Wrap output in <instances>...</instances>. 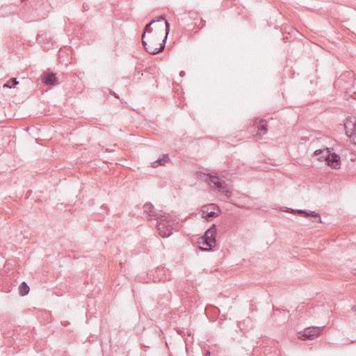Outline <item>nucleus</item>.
Returning a JSON list of instances; mask_svg holds the SVG:
<instances>
[{
	"label": "nucleus",
	"mask_w": 356,
	"mask_h": 356,
	"mask_svg": "<svg viewBox=\"0 0 356 356\" xmlns=\"http://www.w3.org/2000/svg\"><path fill=\"white\" fill-rule=\"evenodd\" d=\"M143 209L144 211L150 218L157 220L156 227L161 236L163 238L168 237L172 234L173 231H177L178 222H176L170 214H161V211L154 209V206L150 202L145 203Z\"/></svg>",
	"instance_id": "f257e3e1"
},
{
	"label": "nucleus",
	"mask_w": 356,
	"mask_h": 356,
	"mask_svg": "<svg viewBox=\"0 0 356 356\" xmlns=\"http://www.w3.org/2000/svg\"><path fill=\"white\" fill-rule=\"evenodd\" d=\"M163 35L158 37L156 35H152L142 40V44L145 49L149 54H156L161 52L165 48V42L166 38L162 40Z\"/></svg>",
	"instance_id": "f03ea898"
},
{
	"label": "nucleus",
	"mask_w": 356,
	"mask_h": 356,
	"mask_svg": "<svg viewBox=\"0 0 356 356\" xmlns=\"http://www.w3.org/2000/svg\"><path fill=\"white\" fill-rule=\"evenodd\" d=\"M325 154L326 164L333 169H339L341 167L340 156L336 153H331L329 148L324 149H317L314 152V155Z\"/></svg>",
	"instance_id": "7ed1b4c3"
},
{
	"label": "nucleus",
	"mask_w": 356,
	"mask_h": 356,
	"mask_svg": "<svg viewBox=\"0 0 356 356\" xmlns=\"http://www.w3.org/2000/svg\"><path fill=\"white\" fill-rule=\"evenodd\" d=\"M216 227L213 224L209 229H208L204 234L199 238L198 243L200 245H206L208 247L207 250H211L216 245Z\"/></svg>",
	"instance_id": "20e7f679"
},
{
	"label": "nucleus",
	"mask_w": 356,
	"mask_h": 356,
	"mask_svg": "<svg viewBox=\"0 0 356 356\" xmlns=\"http://www.w3.org/2000/svg\"><path fill=\"white\" fill-rule=\"evenodd\" d=\"M324 326L321 327H315L311 326L308 327L302 332H299V338L301 340H312L315 337L319 336L323 331Z\"/></svg>",
	"instance_id": "39448f33"
},
{
	"label": "nucleus",
	"mask_w": 356,
	"mask_h": 356,
	"mask_svg": "<svg viewBox=\"0 0 356 356\" xmlns=\"http://www.w3.org/2000/svg\"><path fill=\"white\" fill-rule=\"evenodd\" d=\"M201 211L202 213V217L209 221L218 216L220 213V209L216 204H209L202 206Z\"/></svg>",
	"instance_id": "423d86ee"
},
{
	"label": "nucleus",
	"mask_w": 356,
	"mask_h": 356,
	"mask_svg": "<svg viewBox=\"0 0 356 356\" xmlns=\"http://www.w3.org/2000/svg\"><path fill=\"white\" fill-rule=\"evenodd\" d=\"M209 175L210 182L212 183L214 186L218 189L219 192L223 194L227 198H229L232 196V191L227 188L224 181H222L218 177L211 175L209 173Z\"/></svg>",
	"instance_id": "0eeeda50"
},
{
	"label": "nucleus",
	"mask_w": 356,
	"mask_h": 356,
	"mask_svg": "<svg viewBox=\"0 0 356 356\" xmlns=\"http://www.w3.org/2000/svg\"><path fill=\"white\" fill-rule=\"evenodd\" d=\"M155 22H163V24L165 26V38H167V35L170 31V23L165 19V15H161L159 17H158L156 18V19H152L149 24H147L145 26L143 33L142 34L141 39L144 40L146 38L145 37L146 33H150L152 32V28H151V26L153 24H154Z\"/></svg>",
	"instance_id": "6e6552de"
},
{
	"label": "nucleus",
	"mask_w": 356,
	"mask_h": 356,
	"mask_svg": "<svg viewBox=\"0 0 356 356\" xmlns=\"http://www.w3.org/2000/svg\"><path fill=\"white\" fill-rule=\"evenodd\" d=\"M290 212L296 213L299 214L300 216L305 217V218L312 217L314 218L313 222H319V223L322 222L320 214L316 211L302 210V209L293 210V209H291Z\"/></svg>",
	"instance_id": "1a4fd4ad"
},
{
	"label": "nucleus",
	"mask_w": 356,
	"mask_h": 356,
	"mask_svg": "<svg viewBox=\"0 0 356 356\" xmlns=\"http://www.w3.org/2000/svg\"><path fill=\"white\" fill-rule=\"evenodd\" d=\"M42 82L45 86H56L58 84L56 74L52 72H44L41 75Z\"/></svg>",
	"instance_id": "9d476101"
},
{
	"label": "nucleus",
	"mask_w": 356,
	"mask_h": 356,
	"mask_svg": "<svg viewBox=\"0 0 356 356\" xmlns=\"http://www.w3.org/2000/svg\"><path fill=\"white\" fill-rule=\"evenodd\" d=\"M346 134L351 138L353 142L356 144V123L353 122H348L344 124Z\"/></svg>",
	"instance_id": "9b49d317"
},
{
	"label": "nucleus",
	"mask_w": 356,
	"mask_h": 356,
	"mask_svg": "<svg viewBox=\"0 0 356 356\" xmlns=\"http://www.w3.org/2000/svg\"><path fill=\"white\" fill-rule=\"evenodd\" d=\"M254 125L257 129V136H262L267 133V122L265 120H255L254 122Z\"/></svg>",
	"instance_id": "f8f14e48"
},
{
	"label": "nucleus",
	"mask_w": 356,
	"mask_h": 356,
	"mask_svg": "<svg viewBox=\"0 0 356 356\" xmlns=\"http://www.w3.org/2000/svg\"><path fill=\"white\" fill-rule=\"evenodd\" d=\"M170 162V159L169 155L168 154H163L158 159H156V161H153L151 163V166L152 168H157L159 166H163V165H165V164H167V163H168Z\"/></svg>",
	"instance_id": "ddd939ff"
},
{
	"label": "nucleus",
	"mask_w": 356,
	"mask_h": 356,
	"mask_svg": "<svg viewBox=\"0 0 356 356\" xmlns=\"http://www.w3.org/2000/svg\"><path fill=\"white\" fill-rule=\"evenodd\" d=\"M30 288L29 285L25 282H22L19 286V293L22 296H24L29 293Z\"/></svg>",
	"instance_id": "4468645a"
},
{
	"label": "nucleus",
	"mask_w": 356,
	"mask_h": 356,
	"mask_svg": "<svg viewBox=\"0 0 356 356\" xmlns=\"http://www.w3.org/2000/svg\"><path fill=\"white\" fill-rule=\"evenodd\" d=\"M18 83L16 78H12L3 85V88H14Z\"/></svg>",
	"instance_id": "2eb2a0df"
},
{
	"label": "nucleus",
	"mask_w": 356,
	"mask_h": 356,
	"mask_svg": "<svg viewBox=\"0 0 356 356\" xmlns=\"http://www.w3.org/2000/svg\"><path fill=\"white\" fill-rule=\"evenodd\" d=\"M318 158L317 159L320 161H325V154H318Z\"/></svg>",
	"instance_id": "dca6fc26"
},
{
	"label": "nucleus",
	"mask_w": 356,
	"mask_h": 356,
	"mask_svg": "<svg viewBox=\"0 0 356 356\" xmlns=\"http://www.w3.org/2000/svg\"><path fill=\"white\" fill-rule=\"evenodd\" d=\"M108 90L111 95H113L115 98L119 99V96L115 92L111 89H108Z\"/></svg>",
	"instance_id": "f3484780"
},
{
	"label": "nucleus",
	"mask_w": 356,
	"mask_h": 356,
	"mask_svg": "<svg viewBox=\"0 0 356 356\" xmlns=\"http://www.w3.org/2000/svg\"><path fill=\"white\" fill-rule=\"evenodd\" d=\"M83 9L84 10H88V9H89V7H88V6L87 4L83 3Z\"/></svg>",
	"instance_id": "a211bd4d"
},
{
	"label": "nucleus",
	"mask_w": 356,
	"mask_h": 356,
	"mask_svg": "<svg viewBox=\"0 0 356 356\" xmlns=\"http://www.w3.org/2000/svg\"><path fill=\"white\" fill-rule=\"evenodd\" d=\"M185 74V72L184 71L179 72V76H183Z\"/></svg>",
	"instance_id": "6ab92c4d"
},
{
	"label": "nucleus",
	"mask_w": 356,
	"mask_h": 356,
	"mask_svg": "<svg viewBox=\"0 0 356 356\" xmlns=\"http://www.w3.org/2000/svg\"><path fill=\"white\" fill-rule=\"evenodd\" d=\"M206 356H209L210 355V352L209 351H207L205 354Z\"/></svg>",
	"instance_id": "aec40b11"
},
{
	"label": "nucleus",
	"mask_w": 356,
	"mask_h": 356,
	"mask_svg": "<svg viewBox=\"0 0 356 356\" xmlns=\"http://www.w3.org/2000/svg\"><path fill=\"white\" fill-rule=\"evenodd\" d=\"M352 309L354 310V311H356V306L352 307Z\"/></svg>",
	"instance_id": "412c9836"
},
{
	"label": "nucleus",
	"mask_w": 356,
	"mask_h": 356,
	"mask_svg": "<svg viewBox=\"0 0 356 356\" xmlns=\"http://www.w3.org/2000/svg\"><path fill=\"white\" fill-rule=\"evenodd\" d=\"M163 29V24H161V29Z\"/></svg>",
	"instance_id": "4be33fe9"
}]
</instances>
